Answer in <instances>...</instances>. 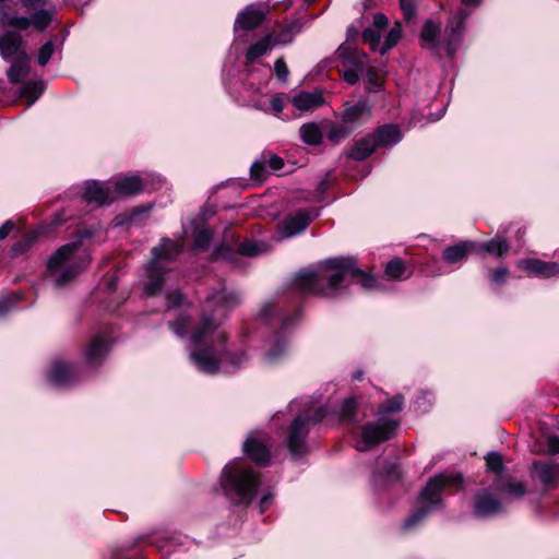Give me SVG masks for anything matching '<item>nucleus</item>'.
<instances>
[{
    "label": "nucleus",
    "mask_w": 559,
    "mask_h": 559,
    "mask_svg": "<svg viewBox=\"0 0 559 559\" xmlns=\"http://www.w3.org/2000/svg\"><path fill=\"white\" fill-rule=\"evenodd\" d=\"M240 301V294L225 288L206 298L201 322L191 331L189 347L190 359L201 372L228 373L243 367L249 360L245 352L227 350L226 334L219 328L222 320Z\"/></svg>",
    "instance_id": "nucleus-1"
},
{
    "label": "nucleus",
    "mask_w": 559,
    "mask_h": 559,
    "mask_svg": "<svg viewBox=\"0 0 559 559\" xmlns=\"http://www.w3.org/2000/svg\"><path fill=\"white\" fill-rule=\"evenodd\" d=\"M359 284L365 290L378 288V281L360 270L350 257L329 258L298 272L294 288L304 296L335 298L349 286Z\"/></svg>",
    "instance_id": "nucleus-2"
},
{
    "label": "nucleus",
    "mask_w": 559,
    "mask_h": 559,
    "mask_svg": "<svg viewBox=\"0 0 559 559\" xmlns=\"http://www.w3.org/2000/svg\"><path fill=\"white\" fill-rule=\"evenodd\" d=\"M90 261L91 257L82 248L80 239L68 242L48 258L45 276L60 288L79 276Z\"/></svg>",
    "instance_id": "nucleus-3"
},
{
    "label": "nucleus",
    "mask_w": 559,
    "mask_h": 559,
    "mask_svg": "<svg viewBox=\"0 0 559 559\" xmlns=\"http://www.w3.org/2000/svg\"><path fill=\"white\" fill-rule=\"evenodd\" d=\"M219 484L224 495L236 504H249L261 485V477L243 460L228 463L222 471Z\"/></svg>",
    "instance_id": "nucleus-4"
},
{
    "label": "nucleus",
    "mask_w": 559,
    "mask_h": 559,
    "mask_svg": "<svg viewBox=\"0 0 559 559\" xmlns=\"http://www.w3.org/2000/svg\"><path fill=\"white\" fill-rule=\"evenodd\" d=\"M403 406L404 397L401 394L384 403L377 414V420L362 427L360 438L356 442V449L360 452L368 451L376 444L392 438L400 425L392 414L401 412Z\"/></svg>",
    "instance_id": "nucleus-5"
},
{
    "label": "nucleus",
    "mask_w": 559,
    "mask_h": 559,
    "mask_svg": "<svg viewBox=\"0 0 559 559\" xmlns=\"http://www.w3.org/2000/svg\"><path fill=\"white\" fill-rule=\"evenodd\" d=\"M463 478L456 473H441L430 478L419 493V509L407 516L403 523L405 530L417 526L429 513L442 507L441 492L448 488H461Z\"/></svg>",
    "instance_id": "nucleus-6"
},
{
    "label": "nucleus",
    "mask_w": 559,
    "mask_h": 559,
    "mask_svg": "<svg viewBox=\"0 0 559 559\" xmlns=\"http://www.w3.org/2000/svg\"><path fill=\"white\" fill-rule=\"evenodd\" d=\"M298 314L284 317L274 309L272 302H266L259 311L258 320L265 324H280L278 330L265 342L263 360L267 364L278 361L285 356L288 347V335L296 324Z\"/></svg>",
    "instance_id": "nucleus-7"
},
{
    "label": "nucleus",
    "mask_w": 559,
    "mask_h": 559,
    "mask_svg": "<svg viewBox=\"0 0 559 559\" xmlns=\"http://www.w3.org/2000/svg\"><path fill=\"white\" fill-rule=\"evenodd\" d=\"M182 251V246L170 238H163L158 246L152 249V258L146 265V282L144 292L154 295L164 285V276L169 272L170 264Z\"/></svg>",
    "instance_id": "nucleus-8"
},
{
    "label": "nucleus",
    "mask_w": 559,
    "mask_h": 559,
    "mask_svg": "<svg viewBox=\"0 0 559 559\" xmlns=\"http://www.w3.org/2000/svg\"><path fill=\"white\" fill-rule=\"evenodd\" d=\"M48 0H22V5L28 11H35L29 17L20 16L9 12L4 5L0 7V22L5 26H11L20 31L34 26L43 32L52 22L55 16L53 8H46Z\"/></svg>",
    "instance_id": "nucleus-9"
},
{
    "label": "nucleus",
    "mask_w": 559,
    "mask_h": 559,
    "mask_svg": "<svg viewBox=\"0 0 559 559\" xmlns=\"http://www.w3.org/2000/svg\"><path fill=\"white\" fill-rule=\"evenodd\" d=\"M326 415L324 408L319 407L311 415L310 408L307 407L304 414L297 415L288 430L286 438L287 448L295 459H299L307 453L306 438L308 433V424L310 421L318 423Z\"/></svg>",
    "instance_id": "nucleus-10"
},
{
    "label": "nucleus",
    "mask_w": 559,
    "mask_h": 559,
    "mask_svg": "<svg viewBox=\"0 0 559 559\" xmlns=\"http://www.w3.org/2000/svg\"><path fill=\"white\" fill-rule=\"evenodd\" d=\"M481 1L483 0H461L462 8H460L457 13L449 20L442 41L444 50L449 56H452L455 52L459 44L461 43V38L465 31V21L471 14L468 8H476L481 3Z\"/></svg>",
    "instance_id": "nucleus-11"
},
{
    "label": "nucleus",
    "mask_w": 559,
    "mask_h": 559,
    "mask_svg": "<svg viewBox=\"0 0 559 559\" xmlns=\"http://www.w3.org/2000/svg\"><path fill=\"white\" fill-rule=\"evenodd\" d=\"M115 201L112 189L109 185L97 180H88L85 182V187L80 189L76 194L74 202L86 203L94 207L108 205Z\"/></svg>",
    "instance_id": "nucleus-12"
},
{
    "label": "nucleus",
    "mask_w": 559,
    "mask_h": 559,
    "mask_svg": "<svg viewBox=\"0 0 559 559\" xmlns=\"http://www.w3.org/2000/svg\"><path fill=\"white\" fill-rule=\"evenodd\" d=\"M337 56L342 59L343 66V79L348 84H356L359 80V75L364 70L367 56L357 49L349 50L343 46L338 47Z\"/></svg>",
    "instance_id": "nucleus-13"
},
{
    "label": "nucleus",
    "mask_w": 559,
    "mask_h": 559,
    "mask_svg": "<svg viewBox=\"0 0 559 559\" xmlns=\"http://www.w3.org/2000/svg\"><path fill=\"white\" fill-rule=\"evenodd\" d=\"M319 215L317 209L312 210H299L296 214L286 217L280 226V237H276V241L283 238H290L296 236L308 227L312 219Z\"/></svg>",
    "instance_id": "nucleus-14"
},
{
    "label": "nucleus",
    "mask_w": 559,
    "mask_h": 559,
    "mask_svg": "<svg viewBox=\"0 0 559 559\" xmlns=\"http://www.w3.org/2000/svg\"><path fill=\"white\" fill-rule=\"evenodd\" d=\"M498 492L490 488L481 489L475 499L474 514L478 518L493 516L504 510L503 501Z\"/></svg>",
    "instance_id": "nucleus-15"
},
{
    "label": "nucleus",
    "mask_w": 559,
    "mask_h": 559,
    "mask_svg": "<svg viewBox=\"0 0 559 559\" xmlns=\"http://www.w3.org/2000/svg\"><path fill=\"white\" fill-rule=\"evenodd\" d=\"M492 489L501 496L503 507L512 500L521 499L526 492L523 481H515L506 476L496 477L492 483Z\"/></svg>",
    "instance_id": "nucleus-16"
},
{
    "label": "nucleus",
    "mask_w": 559,
    "mask_h": 559,
    "mask_svg": "<svg viewBox=\"0 0 559 559\" xmlns=\"http://www.w3.org/2000/svg\"><path fill=\"white\" fill-rule=\"evenodd\" d=\"M110 345L111 336L107 331L96 333L85 350L86 362L91 366L100 364L108 354Z\"/></svg>",
    "instance_id": "nucleus-17"
},
{
    "label": "nucleus",
    "mask_w": 559,
    "mask_h": 559,
    "mask_svg": "<svg viewBox=\"0 0 559 559\" xmlns=\"http://www.w3.org/2000/svg\"><path fill=\"white\" fill-rule=\"evenodd\" d=\"M370 116L371 107L365 99H360L356 103H345V108L340 115L341 120L346 122L353 130L366 122Z\"/></svg>",
    "instance_id": "nucleus-18"
},
{
    "label": "nucleus",
    "mask_w": 559,
    "mask_h": 559,
    "mask_svg": "<svg viewBox=\"0 0 559 559\" xmlns=\"http://www.w3.org/2000/svg\"><path fill=\"white\" fill-rule=\"evenodd\" d=\"M47 378L51 385L67 388L76 382V370L74 366L57 359L52 361Z\"/></svg>",
    "instance_id": "nucleus-19"
},
{
    "label": "nucleus",
    "mask_w": 559,
    "mask_h": 559,
    "mask_svg": "<svg viewBox=\"0 0 559 559\" xmlns=\"http://www.w3.org/2000/svg\"><path fill=\"white\" fill-rule=\"evenodd\" d=\"M245 453L254 462L267 464L271 453L265 444V437L260 432H251L243 442Z\"/></svg>",
    "instance_id": "nucleus-20"
},
{
    "label": "nucleus",
    "mask_w": 559,
    "mask_h": 559,
    "mask_svg": "<svg viewBox=\"0 0 559 559\" xmlns=\"http://www.w3.org/2000/svg\"><path fill=\"white\" fill-rule=\"evenodd\" d=\"M519 267L530 275L543 278L559 277V263L546 262L539 259H524L519 262Z\"/></svg>",
    "instance_id": "nucleus-21"
},
{
    "label": "nucleus",
    "mask_w": 559,
    "mask_h": 559,
    "mask_svg": "<svg viewBox=\"0 0 559 559\" xmlns=\"http://www.w3.org/2000/svg\"><path fill=\"white\" fill-rule=\"evenodd\" d=\"M150 190L147 180L140 176H126L119 178L114 185L115 200L119 197H129L141 191Z\"/></svg>",
    "instance_id": "nucleus-22"
},
{
    "label": "nucleus",
    "mask_w": 559,
    "mask_h": 559,
    "mask_svg": "<svg viewBox=\"0 0 559 559\" xmlns=\"http://www.w3.org/2000/svg\"><path fill=\"white\" fill-rule=\"evenodd\" d=\"M265 12L255 4H250L238 13L235 21V32L239 29L250 31L262 24Z\"/></svg>",
    "instance_id": "nucleus-23"
},
{
    "label": "nucleus",
    "mask_w": 559,
    "mask_h": 559,
    "mask_svg": "<svg viewBox=\"0 0 559 559\" xmlns=\"http://www.w3.org/2000/svg\"><path fill=\"white\" fill-rule=\"evenodd\" d=\"M532 473L547 489L559 485V464L534 462Z\"/></svg>",
    "instance_id": "nucleus-24"
},
{
    "label": "nucleus",
    "mask_w": 559,
    "mask_h": 559,
    "mask_svg": "<svg viewBox=\"0 0 559 559\" xmlns=\"http://www.w3.org/2000/svg\"><path fill=\"white\" fill-rule=\"evenodd\" d=\"M295 109L305 112L311 111L324 104V97L321 91L316 90L313 92L301 91L289 98Z\"/></svg>",
    "instance_id": "nucleus-25"
},
{
    "label": "nucleus",
    "mask_w": 559,
    "mask_h": 559,
    "mask_svg": "<svg viewBox=\"0 0 559 559\" xmlns=\"http://www.w3.org/2000/svg\"><path fill=\"white\" fill-rule=\"evenodd\" d=\"M23 39L20 33L11 31L4 33L0 37V56L4 60H9L12 57H20L21 52L24 51L22 49Z\"/></svg>",
    "instance_id": "nucleus-26"
},
{
    "label": "nucleus",
    "mask_w": 559,
    "mask_h": 559,
    "mask_svg": "<svg viewBox=\"0 0 559 559\" xmlns=\"http://www.w3.org/2000/svg\"><path fill=\"white\" fill-rule=\"evenodd\" d=\"M510 249L509 242L500 235H497L495 238L484 241L476 242L475 241V253L479 254L481 252H486L496 258L504 257Z\"/></svg>",
    "instance_id": "nucleus-27"
},
{
    "label": "nucleus",
    "mask_w": 559,
    "mask_h": 559,
    "mask_svg": "<svg viewBox=\"0 0 559 559\" xmlns=\"http://www.w3.org/2000/svg\"><path fill=\"white\" fill-rule=\"evenodd\" d=\"M378 146L390 147L394 146L402 140V134L399 126L384 124L379 127L372 133Z\"/></svg>",
    "instance_id": "nucleus-28"
},
{
    "label": "nucleus",
    "mask_w": 559,
    "mask_h": 559,
    "mask_svg": "<svg viewBox=\"0 0 559 559\" xmlns=\"http://www.w3.org/2000/svg\"><path fill=\"white\" fill-rule=\"evenodd\" d=\"M469 252L475 253V241H461L454 246L445 248L443 251V259L448 263L453 264L463 261Z\"/></svg>",
    "instance_id": "nucleus-29"
},
{
    "label": "nucleus",
    "mask_w": 559,
    "mask_h": 559,
    "mask_svg": "<svg viewBox=\"0 0 559 559\" xmlns=\"http://www.w3.org/2000/svg\"><path fill=\"white\" fill-rule=\"evenodd\" d=\"M378 147L372 134L357 141L348 153V157L355 160H364L368 158Z\"/></svg>",
    "instance_id": "nucleus-30"
},
{
    "label": "nucleus",
    "mask_w": 559,
    "mask_h": 559,
    "mask_svg": "<svg viewBox=\"0 0 559 559\" xmlns=\"http://www.w3.org/2000/svg\"><path fill=\"white\" fill-rule=\"evenodd\" d=\"M300 24L293 22L282 26L278 31L269 32L267 35L273 36L272 43L274 47H280L293 43L296 35L300 32Z\"/></svg>",
    "instance_id": "nucleus-31"
},
{
    "label": "nucleus",
    "mask_w": 559,
    "mask_h": 559,
    "mask_svg": "<svg viewBox=\"0 0 559 559\" xmlns=\"http://www.w3.org/2000/svg\"><path fill=\"white\" fill-rule=\"evenodd\" d=\"M323 130L328 140L333 143H338L354 132L343 120L341 122L323 121Z\"/></svg>",
    "instance_id": "nucleus-32"
},
{
    "label": "nucleus",
    "mask_w": 559,
    "mask_h": 559,
    "mask_svg": "<svg viewBox=\"0 0 559 559\" xmlns=\"http://www.w3.org/2000/svg\"><path fill=\"white\" fill-rule=\"evenodd\" d=\"M272 35L265 34L260 40L250 45L246 52V58L249 62H254L258 58L266 56L274 49V45L272 43Z\"/></svg>",
    "instance_id": "nucleus-33"
},
{
    "label": "nucleus",
    "mask_w": 559,
    "mask_h": 559,
    "mask_svg": "<svg viewBox=\"0 0 559 559\" xmlns=\"http://www.w3.org/2000/svg\"><path fill=\"white\" fill-rule=\"evenodd\" d=\"M323 132V122L321 124L316 122H308L302 124L299 129L301 140L309 145L321 144Z\"/></svg>",
    "instance_id": "nucleus-34"
},
{
    "label": "nucleus",
    "mask_w": 559,
    "mask_h": 559,
    "mask_svg": "<svg viewBox=\"0 0 559 559\" xmlns=\"http://www.w3.org/2000/svg\"><path fill=\"white\" fill-rule=\"evenodd\" d=\"M28 72V57L25 51L21 52L17 60L14 61L8 70V78L12 83L21 82Z\"/></svg>",
    "instance_id": "nucleus-35"
},
{
    "label": "nucleus",
    "mask_w": 559,
    "mask_h": 559,
    "mask_svg": "<svg viewBox=\"0 0 559 559\" xmlns=\"http://www.w3.org/2000/svg\"><path fill=\"white\" fill-rule=\"evenodd\" d=\"M269 245L261 240H246L239 245V253L247 257H255L267 252Z\"/></svg>",
    "instance_id": "nucleus-36"
},
{
    "label": "nucleus",
    "mask_w": 559,
    "mask_h": 559,
    "mask_svg": "<svg viewBox=\"0 0 559 559\" xmlns=\"http://www.w3.org/2000/svg\"><path fill=\"white\" fill-rule=\"evenodd\" d=\"M406 272L404 262L401 259L395 258L388 262L384 274L390 280H405L408 277Z\"/></svg>",
    "instance_id": "nucleus-37"
},
{
    "label": "nucleus",
    "mask_w": 559,
    "mask_h": 559,
    "mask_svg": "<svg viewBox=\"0 0 559 559\" xmlns=\"http://www.w3.org/2000/svg\"><path fill=\"white\" fill-rule=\"evenodd\" d=\"M44 82H31L25 84L21 90V95L25 98H28L27 106H32L44 92Z\"/></svg>",
    "instance_id": "nucleus-38"
},
{
    "label": "nucleus",
    "mask_w": 559,
    "mask_h": 559,
    "mask_svg": "<svg viewBox=\"0 0 559 559\" xmlns=\"http://www.w3.org/2000/svg\"><path fill=\"white\" fill-rule=\"evenodd\" d=\"M286 99H288L286 94H284V93H276V94H274L271 97L269 106H263V105H260V104H254V107L260 109V110H263V111H270V112H272L274 115H278L280 112L283 111L284 104H285Z\"/></svg>",
    "instance_id": "nucleus-39"
},
{
    "label": "nucleus",
    "mask_w": 559,
    "mask_h": 559,
    "mask_svg": "<svg viewBox=\"0 0 559 559\" xmlns=\"http://www.w3.org/2000/svg\"><path fill=\"white\" fill-rule=\"evenodd\" d=\"M440 33V26L432 22L431 20L426 21L423 26V31L420 34L421 39L428 44L431 48L437 46L436 39Z\"/></svg>",
    "instance_id": "nucleus-40"
},
{
    "label": "nucleus",
    "mask_w": 559,
    "mask_h": 559,
    "mask_svg": "<svg viewBox=\"0 0 559 559\" xmlns=\"http://www.w3.org/2000/svg\"><path fill=\"white\" fill-rule=\"evenodd\" d=\"M190 317L180 312L174 322H169V328L179 337H183L189 331Z\"/></svg>",
    "instance_id": "nucleus-41"
},
{
    "label": "nucleus",
    "mask_w": 559,
    "mask_h": 559,
    "mask_svg": "<svg viewBox=\"0 0 559 559\" xmlns=\"http://www.w3.org/2000/svg\"><path fill=\"white\" fill-rule=\"evenodd\" d=\"M486 465L488 471L495 473L498 476H503L501 473L504 468L502 456L498 452H489L486 457Z\"/></svg>",
    "instance_id": "nucleus-42"
},
{
    "label": "nucleus",
    "mask_w": 559,
    "mask_h": 559,
    "mask_svg": "<svg viewBox=\"0 0 559 559\" xmlns=\"http://www.w3.org/2000/svg\"><path fill=\"white\" fill-rule=\"evenodd\" d=\"M56 52V44L53 40L46 41L38 50L37 62L40 67H45L51 60Z\"/></svg>",
    "instance_id": "nucleus-43"
},
{
    "label": "nucleus",
    "mask_w": 559,
    "mask_h": 559,
    "mask_svg": "<svg viewBox=\"0 0 559 559\" xmlns=\"http://www.w3.org/2000/svg\"><path fill=\"white\" fill-rule=\"evenodd\" d=\"M37 239V233L36 231H29L27 233L20 241L13 245L12 247V253L13 255H19L24 253L26 250H28L35 240Z\"/></svg>",
    "instance_id": "nucleus-44"
},
{
    "label": "nucleus",
    "mask_w": 559,
    "mask_h": 559,
    "mask_svg": "<svg viewBox=\"0 0 559 559\" xmlns=\"http://www.w3.org/2000/svg\"><path fill=\"white\" fill-rule=\"evenodd\" d=\"M22 299L20 293H13L11 296H7L0 299V318L7 316L11 310L14 309L15 305Z\"/></svg>",
    "instance_id": "nucleus-45"
},
{
    "label": "nucleus",
    "mask_w": 559,
    "mask_h": 559,
    "mask_svg": "<svg viewBox=\"0 0 559 559\" xmlns=\"http://www.w3.org/2000/svg\"><path fill=\"white\" fill-rule=\"evenodd\" d=\"M166 305L167 311H170L173 309L185 308V306L188 305V301L179 290H174L168 293Z\"/></svg>",
    "instance_id": "nucleus-46"
},
{
    "label": "nucleus",
    "mask_w": 559,
    "mask_h": 559,
    "mask_svg": "<svg viewBox=\"0 0 559 559\" xmlns=\"http://www.w3.org/2000/svg\"><path fill=\"white\" fill-rule=\"evenodd\" d=\"M212 240V233L207 228H200L194 233L193 249H204Z\"/></svg>",
    "instance_id": "nucleus-47"
},
{
    "label": "nucleus",
    "mask_w": 559,
    "mask_h": 559,
    "mask_svg": "<svg viewBox=\"0 0 559 559\" xmlns=\"http://www.w3.org/2000/svg\"><path fill=\"white\" fill-rule=\"evenodd\" d=\"M402 32L399 26L392 27L384 40L383 46L380 49L381 55H384L389 49L396 46L401 38Z\"/></svg>",
    "instance_id": "nucleus-48"
},
{
    "label": "nucleus",
    "mask_w": 559,
    "mask_h": 559,
    "mask_svg": "<svg viewBox=\"0 0 559 559\" xmlns=\"http://www.w3.org/2000/svg\"><path fill=\"white\" fill-rule=\"evenodd\" d=\"M273 70H274L276 79L281 83H286L287 82L288 75H289V70H288L286 61L284 60L283 57H280V58H277L275 60L274 66H273Z\"/></svg>",
    "instance_id": "nucleus-49"
},
{
    "label": "nucleus",
    "mask_w": 559,
    "mask_h": 559,
    "mask_svg": "<svg viewBox=\"0 0 559 559\" xmlns=\"http://www.w3.org/2000/svg\"><path fill=\"white\" fill-rule=\"evenodd\" d=\"M356 404L357 403L354 397L346 399L341 406V411H340L341 419L354 421L353 414L355 412Z\"/></svg>",
    "instance_id": "nucleus-50"
},
{
    "label": "nucleus",
    "mask_w": 559,
    "mask_h": 559,
    "mask_svg": "<svg viewBox=\"0 0 559 559\" xmlns=\"http://www.w3.org/2000/svg\"><path fill=\"white\" fill-rule=\"evenodd\" d=\"M432 403V395L428 392H421L415 401V409L420 413H426Z\"/></svg>",
    "instance_id": "nucleus-51"
},
{
    "label": "nucleus",
    "mask_w": 559,
    "mask_h": 559,
    "mask_svg": "<svg viewBox=\"0 0 559 559\" xmlns=\"http://www.w3.org/2000/svg\"><path fill=\"white\" fill-rule=\"evenodd\" d=\"M361 37L365 43L370 44L372 49H376V47L379 46L381 39L379 31L370 27L364 29Z\"/></svg>",
    "instance_id": "nucleus-52"
},
{
    "label": "nucleus",
    "mask_w": 559,
    "mask_h": 559,
    "mask_svg": "<svg viewBox=\"0 0 559 559\" xmlns=\"http://www.w3.org/2000/svg\"><path fill=\"white\" fill-rule=\"evenodd\" d=\"M508 275L509 270L504 266H501L489 274V280L491 284L501 285L507 281Z\"/></svg>",
    "instance_id": "nucleus-53"
},
{
    "label": "nucleus",
    "mask_w": 559,
    "mask_h": 559,
    "mask_svg": "<svg viewBox=\"0 0 559 559\" xmlns=\"http://www.w3.org/2000/svg\"><path fill=\"white\" fill-rule=\"evenodd\" d=\"M404 17L411 20L415 15L416 4L414 0H400Z\"/></svg>",
    "instance_id": "nucleus-54"
},
{
    "label": "nucleus",
    "mask_w": 559,
    "mask_h": 559,
    "mask_svg": "<svg viewBox=\"0 0 559 559\" xmlns=\"http://www.w3.org/2000/svg\"><path fill=\"white\" fill-rule=\"evenodd\" d=\"M401 477L400 468L396 464H389L385 474V480H397Z\"/></svg>",
    "instance_id": "nucleus-55"
},
{
    "label": "nucleus",
    "mask_w": 559,
    "mask_h": 559,
    "mask_svg": "<svg viewBox=\"0 0 559 559\" xmlns=\"http://www.w3.org/2000/svg\"><path fill=\"white\" fill-rule=\"evenodd\" d=\"M265 170V166L263 163L259 162V160H255L251 167H250V173H251V176L253 178H260L261 175L264 173Z\"/></svg>",
    "instance_id": "nucleus-56"
},
{
    "label": "nucleus",
    "mask_w": 559,
    "mask_h": 559,
    "mask_svg": "<svg viewBox=\"0 0 559 559\" xmlns=\"http://www.w3.org/2000/svg\"><path fill=\"white\" fill-rule=\"evenodd\" d=\"M267 165H269L270 169L277 171L283 168L284 162L278 156H271L267 160Z\"/></svg>",
    "instance_id": "nucleus-57"
},
{
    "label": "nucleus",
    "mask_w": 559,
    "mask_h": 559,
    "mask_svg": "<svg viewBox=\"0 0 559 559\" xmlns=\"http://www.w3.org/2000/svg\"><path fill=\"white\" fill-rule=\"evenodd\" d=\"M388 22H389L388 17L382 13H377L373 16V24L378 28H384L388 25Z\"/></svg>",
    "instance_id": "nucleus-58"
},
{
    "label": "nucleus",
    "mask_w": 559,
    "mask_h": 559,
    "mask_svg": "<svg viewBox=\"0 0 559 559\" xmlns=\"http://www.w3.org/2000/svg\"><path fill=\"white\" fill-rule=\"evenodd\" d=\"M14 228V224L11 221H7L0 227V240H3Z\"/></svg>",
    "instance_id": "nucleus-59"
},
{
    "label": "nucleus",
    "mask_w": 559,
    "mask_h": 559,
    "mask_svg": "<svg viewBox=\"0 0 559 559\" xmlns=\"http://www.w3.org/2000/svg\"><path fill=\"white\" fill-rule=\"evenodd\" d=\"M272 499H273V495L271 492L265 493L261 498V500H260V512L261 513H263L267 509Z\"/></svg>",
    "instance_id": "nucleus-60"
},
{
    "label": "nucleus",
    "mask_w": 559,
    "mask_h": 559,
    "mask_svg": "<svg viewBox=\"0 0 559 559\" xmlns=\"http://www.w3.org/2000/svg\"><path fill=\"white\" fill-rule=\"evenodd\" d=\"M549 452L558 453L559 452V437H550L548 440Z\"/></svg>",
    "instance_id": "nucleus-61"
},
{
    "label": "nucleus",
    "mask_w": 559,
    "mask_h": 559,
    "mask_svg": "<svg viewBox=\"0 0 559 559\" xmlns=\"http://www.w3.org/2000/svg\"><path fill=\"white\" fill-rule=\"evenodd\" d=\"M71 216L70 215H67L64 213H61L60 215H58L55 219V223L56 225H59V224H62L64 222H67L68 219H70Z\"/></svg>",
    "instance_id": "nucleus-62"
},
{
    "label": "nucleus",
    "mask_w": 559,
    "mask_h": 559,
    "mask_svg": "<svg viewBox=\"0 0 559 559\" xmlns=\"http://www.w3.org/2000/svg\"><path fill=\"white\" fill-rule=\"evenodd\" d=\"M300 405V402L299 401H293L289 405V408L290 409H295L297 406Z\"/></svg>",
    "instance_id": "nucleus-63"
},
{
    "label": "nucleus",
    "mask_w": 559,
    "mask_h": 559,
    "mask_svg": "<svg viewBox=\"0 0 559 559\" xmlns=\"http://www.w3.org/2000/svg\"><path fill=\"white\" fill-rule=\"evenodd\" d=\"M354 379L356 380H361L362 379V372L361 371H358L354 374Z\"/></svg>",
    "instance_id": "nucleus-64"
}]
</instances>
